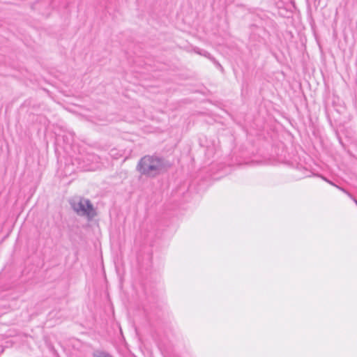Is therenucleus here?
Returning <instances> with one entry per match:
<instances>
[{"label":"nucleus","mask_w":357,"mask_h":357,"mask_svg":"<svg viewBox=\"0 0 357 357\" xmlns=\"http://www.w3.org/2000/svg\"><path fill=\"white\" fill-rule=\"evenodd\" d=\"M165 161L154 155H145L138 162L137 169L141 174L149 177H155L166 170Z\"/></svg>","instance_id":"nucleus-1"},{"label":"nucleus","mask_w":357,"mask_h":357,"mask_svg":"<svg viewBox=\"0 0 357 357\" xmlns=\"http://www.w3.org/2000/svg\"><path fill=\"white\" fill-rule=\"evenodd\" d=\"M72 208L77 215L86 217L91 220L96 215V210L89 199L84 198H75L70 202Z\"/></svg>","instance_id":"nucleus-2"},{"label":"nucleus","mask_w":357,"mask_h":357,"mask_svg":"<svg viewBox=\"0 0 357 357\" xmlns=\"http://www.w3.org/2000/svg\"><path fill=\"white\" fill-rule=\"evenodd\" d=\"M320 178H321L322 180H324V181L327 182L328 183H329L330 185L337 188V189H339L340 190H341L342 192H343L344 193H345L346 195H348V197H352V195L347 190H346L344 188L336 185L335 183H334L333 181H330L329 179H328L326 177L324 176H319Z\"/></svg>","instance_id":"nucleus-3"},{"label":"nucleus","mask_w":357,"mask_h":357,"mask_svg":"<svg viewBox=\"0 0 357 357\" xmlns=\"http://www.w3.org/2000/svg\"><path fill=\"white\" fill-rule=\"evenodd\" d=\"M110 155L112 158L117 159V158H119V157H120L121 155V154L120 153H119L116 149H112L110 151Z\"/></svg>","instance_id":"nucleus-4"},{"label":"nucleus","mask_w":357,"mask_h":357,"mask_svg":"<svg viewBox=\"0 0 357 357\" xmlns=\"http://www.w3.org/2000/svg\"><path fill=\"white\" fill-rule=\"evenodd\" d=\"M87 160H88V161H90V162H95L98 163V160H99V157L96 155H89L88 156V159Z\"/></svg>","instance_id":"nucleus-5"},{"label":"nucleus","mask_w":357,"mask_h":357,"mask_svg":"<svg viewBox=\"0 0 357 357\" xmlns=\"http://www.w3.org/2000/svg\"><path fill=\"white\" fill-rule=\"evenodd\" d=\"M195 52L197 54H201V55H203V56H204L206 57L210 58V54L208 52H205V51L201 52L199 50H196Z\"/></svg>","instance_id":"nucleus-6"},{"label":"nucleus","mask_w":357,"mask_h":357,"mask_svg":"<svg viewBox=\"0 0 357 357\" xmlns=\"http://www.w3.org/2000/svg\"><path fill=\"white\" fill-rule=\"evenodd\" d=\"M96 357H112L110 354H107V353H104V352H101V353H99Z\"/></svg>","instance_id":"nucleus-7"},{"label":"nucleus","mask_w":357,"mask_h":357,"mask_svg":"<svg viewBox=\"0 0 357 357\" xmlns=\"http://www.w3.org/2000/svg\"><path fill=\"white\" fill-rule=\"evenodd\" d=\"M98 168V165H90L87 169L89 170H95L96 169Z\"/></svg>","instance_id":"nucleus-8"}]
</instances>
